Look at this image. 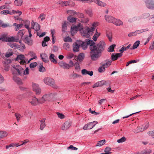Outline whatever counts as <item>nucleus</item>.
Wrapping results in <instances>:
<instances>
[{"label": "nucleus", "mask_w": 154, "mask_h": 154, "mask_svg": "<svg viewBox=\"0 0 154 154\" xmlns=\"http://www.w3.org/2000/svg\"><path fill=\"white\" fill-rule=\"evenodd\" d=\"M45 120L46 119L44 118L39 120L40 122V128L41 130H43L46 126L45 122Z\"/></svg>", "instance_id": "aec40b11"}, {"label": "nucleus", "mask_w": 154, "mask_h": 154, "mask_svg": "<svg viewBox=\"0 0 154 154\" xmlns=\"http://www.w3.org/2000/svg\"><path fill=\"white\" fill-rule=\"evenodd\" d=\"M15 116L16 117L18 122H19L20 118L22 117V116L21 115L18 113H15Z\"/></svg>", "instance_id": "4d7b16f0"}, {"label": "nucleus", "mask_w": 154, "mask_h": 154, "mask_svg": "<svg viewBox=\"0 0 154 154\" xmlns=\"http://www.w3.org/2000/svg\"><path fill=\"white\" fill-rule=\"evenodd\" d=\"M98 25V22H94L92 25V27L90 28L88 26L84 27L83 31L82 32V35L86 38H89L90 35H92L96 27Z\"/></svg>", "instance_id": "f03ea898"}, {"label": "nucleus", "mask_w": 154, "mask_h": 154, "mask_svg": "<svg viewBox=\"0 0 154 154\" xmlns=\"http://www.w3.org/2000/svg\"><path fill=\"white\" fill-rule=\"evenodd\" d=\"M87 45H90V56L93 61L97 60L101 56V53L104 50L105 43L103 41H101L97 45L93 41L88 40L86 41Z\"/></svg>", "instance_id": "f257e3e1"}, {"label": "nucleus", "mask_w": 154, "mask_h": 154, "mask_svg": "<svg viewBox=\"0 0 154 154\" xmlns=\"http://www.w3.org/2000/svg\"><path fill=\"white\" fill-rule=\"evenodd\" d=\"M70 48L69 44L67 43H65L63 45V48L66 50H67Z\"/></svg>", "instance_id": "052dcab7"}, {"label": "nucleus", "mask_w": 154, "mask_h": 154, "mask_svg": "<svg viewBox=\"0 0 154 154\" xmlns=\"http://www.w3.org/2000/svg\"><path fill=\"white\" fill-rule=\"evenodd\" d=\"M81 43H82L81 41L79 40L77 41L76 42L73 43L72 48L73 51L74 52H77L79 51Z\"/></svg>", "instance_id": "f8f14e48"}, {"label": "nucleus", "mask_w": 154, "mask_h": 154, "mask_svg": "<svg viewBox=\"0 0 154 154\" xmlns=\"http://www.w3.org/2000/svg\"><path fill=\"white\" fill-rule=\"evenodd\" d=\"M45 70V69L41 65L40 66L39 68V71L40 72H43Z\"/></svg>", "instance_id": "774afa93"}, {"label": "nucleus", "mask_w": 154, "mask_h": 154, "mask_svg": "<svg viewBox=\"0 0 154 154\" xmlns=\"http://www.w3.org/2000/svg\"><path fill=\"white\" fill-rule=\"evenodd\" d=\"M73 3V2L70 1L63 2L60 3L61 5L62 6H67L69 5L70 3Z\"/></svg>", "instance_id": "e433bc0d"}, {"label": "nucleus", "mask_w": 154, "mask_h": 154, "mask_svg": "<svg viewBox=\"0 0 154 154\" xmlns=\"http://www.w3.org/2000/svg\"><path fill=\"white\" fill-rule=\"evenodd\" d=\"M64 41L65 42H72V39L69 37H67L64 38Z\"/></svg>", "instance_id": "338daca9"}, {"label": "nucleus", "mask_w": 154, "mask_h": 154, "mask_svg": "<svg viewBox=\"0 0 154 154\" xmlns=\"http://www.w3.org/2000/svg\"><path fill=\"white\" fill-rule=\"evenodd\" d=\"M16 49H17L21 51H23L26 47L24 44H22L20 45H17V47Z\"/></svg>", "instance_id": "c9c22d12"}, {"label": "nucleus", "mask_w": 154, "mask_h": 154, "mask_svg": "<svg viewBox=\"0 0 154 154\" xmlns=\"http://www.w3.org/2000/svg\"><path fill=\"white\" fill-rule=\"evenodd\" d=\"M57 94V93L55 92L44 94L40 98V103H44L45 102H51L53 101L56 99Z\"/></svg>", "instance_id": "7ed1b4c3"}, {"label": "nucleus", "mask_w": 154, "mask_h": 154, "mask_svg": "<svg viewBox=\"0 0 154 154\" xmlns=\"http://www.w3.org/2000/svg\"><path fill=\"white\" fill-rule=\"evenodd\" d=\"M81 76L80 75L74 73L70 75V77L71 78L73 79H75L77 78H79Z\"/></svg>", "instance_id": "4c0bfd02"}, {"label": "nucleus", "mask_w": 154, "mask_h": 154, "mask_svg": "<svg viewBox=\"0 0 154 154\" xmlns=\"http://www.w3.org/2000/svg\"><path fill=\"white\" fill-rule=\"evenodd\" d=\"M93 2L97 5L101 7H104L106 6V4L100 0H90L89 2Z\"/></svg>", "instance_id": "2eb2a0df"}, {"label": "nucleus", "mask_w": 154, "mask_h": 154, "mask_svg": "<svg viewBox=\"0 0 154 154\" xmlns=\"http://www.w3.org/2000/svg\"><path fill=\"white\" fill-rule=\"evenodd\" d=\"M13 68L16 70L19 75L22 76L24 75H28L29 74V69L28 68H26L25 71L20 65H15L12 66Z\"/></svg>", "instance_id": "20e7f679"}, {"label": "nucleus", "mask_w": 154, "mask_h": 154, "mask_svg": "<svg viewBox=\"0 0 154 154\" xmlns=\"http://www.w3.org/2000/svg\"><path fill=\"white\" fill-rule=\"evenodd\" d=\"M25 32V31L24 29H22L20 30L17 33V38L16 39H18L20 38L22 39V38Z\"/></svg>", "instance_id": "b1692460"}, {"label": "nucleus", "mask_w": 154, "mask_h": 154, "mask_svg": "<svg viewBox=\"0 0 154 154\" xmlns=\"http://www.w3.org/2000/svg\"><path fill=\"white\" fill-rule=\"evenodd\" d=\"M85 58V54L83 53H80L78 56L77 60L78 61L82 62Z\"/></svg>", "instance_id": "a878e982"}, {"label": "nucleus", "mask_w": 154, "mask_h": 154, "mask_svg": "<svg viewBox=\"0 0 154 154\" xmlns=\"http://www.w3.org/2000/svg\"><path fill=\"white\" fill-rule=\"evenodd\" d=\"M30 24V22L29 20L26 21L25 24H24L25 27L28 30L31 29L29 27Z\"/></svg>", "instance_id": "49530a36"}, {"label": "nucleus", "mask_w": 154, "mask_h": 154, "mask_svg": "<svg viewBox=\"0 0 154 154\" xmlns=\"http://www.w3.org/2000/svg\"><path fill=\"white\" fill-rule=\"evenodd\" d=\"M111 150V149L109 147H106L104 149V151L106 154H110L112 153L111 152H109Z\"/></svg>", "instance_id": "603ef678"}, {"label": "nucleus", "mask_w": 154, "mask_h": 154, "mask_svg": "<svg viewBox=\"0 0 154 154\" xmlns=\"http://www.w3.org/2000/svg\"><path fill=\"white\" fill-rule=\"evenodd\" d=\"M116 45L115 44H113L110 45L108 48L107 51L109 52H113L114 51V48L116 47Z\"/></svg>", "instance_id": "f704fd0d"}, {"label": "nucleus", "mask_w": 154, "mask_h": 154, "mask_svg": "<svg viewBox=\"0 0 154 154\" xmlns=\"http://www.w3.org/2000/svg\"><path fill=\"white\" fill-rule=\"evenodd\" d=\"M99 85L100 87L103 86L104 85H106V82L104 80H102L99 82H98Z\"/></svg>", "instance_id": "0e129e2a"}, {"label": "nucleus", "mask_w": 154, "mask_h": 154, "mask_svg": "<svg viewBox=\"0 0 154 154\" xmlns=\"http://www.w3.org/2000/svg\"><path fill=\"white\" fill-rule=\"evenodd\" d=\"M15 60L16 61H18L22 65L25 64L26 63L25 57L23 54L18 55Z\"/></svg>", "instance_id": "9b49d317"}, {"label": "nucleus", "mask_w": 154, "mask_h": 154, "mask_svg": "<svg viewBox=\"0 0 154 154\" xmlns=\"http://www.w3.org/2000/svg\"><path fill=\"white\" fill-rule=\"evenodd\" d=\"M13 79L15 82L19 85H21L22 84L21 80L19 78L14 76L13 78Z\"/></svg>", "instance_id": "c756f323"}, {"label": "nucleus", "mask_w": 154, "mask_h": 154, "mask_svg": "<svg viewBox=\"0 0 154 154\" xmlns=\"http://www.w3.org/2000/svg\"><path fill=\"white\" fill-rule=\"evenodd\" d=\"M23 26V24L22 23L17 25L15 28V30L16 31L18 30L22 27Z\"/></svg>", "instance_id": "13d9d810"}, {"label": "nucleus", "mask_w": 154, "mask_h": 154, "mask_svg": "<svg viewBox=\"0 0 154 154\" xmlns=\"http://www.w3.org/2000/svg\"><path fill=\"white\" fill-rule=\"evenodd\" d=\"M149 122H146L142 125V126L143 128H144V130L147 129L149 126Z\"/></svg>", "instance_id": "e2e57ef3"}, {"label": "nucleus", "mask_w": 154, "mask_h": 154, "mask_svg": "<svg viewBox=\"0 0 154 154\" xmlns=\"http://www.w3.org/2000/svg\"><path fill=\"white\" fill-rule=\"evenodd\" d=\"M144 130V128H143L142 126H138L136 130L134 131L135 132L138 133Z\"/></svg>", "instance_id": "79ce46f5"}, {"label": "nucleus", "mask_w": 154, "mask_h": 154, "mask_svg": "<svg viewBox=\"0 0 154 154\" xmlns=\"http://www.w3.org/2000/svg\"><path fill=\"white\" fill-rule=\"evenodd\" d=\"M81 72L82 75H88L90 76H92L93 74V72L92 71H89L85 69H82L81 71Z\"/></svg>", "instance_id": "5701e85b"}, {"label": "nucleus", "mask_w": 154, "mask_h": 154, "mask_svg": "<svg viewBox=\"0 0 154 154\" xmlns=\"http://www.w3.org/2000/svg\"><path fill=\"white\" fill-rule=\"evenodd\" d=\"M67 13L70 15V16H74V15H76V12L73 10H68L67 11Z\"/></svg>", "instance_id": "a19ab883"}, {"label": "nucleus", "mask_w": 154, "mask_h": 154, "mask_svg": "<svg viewBox=\"0 0 154 154\" xmlns=\"http://www.w3.org/2000/svg\"><path fill=\"white\" fill-rule=\"evenodd\" d=\"M105 142V140H101L99 141H98L96 146H101L104 144Z\"/></svg>", "instance_id": "3c124183"}, {"label": "nucleus", "mask_w": 154, "mask_h": 154, "mask_svg": "<svg viewBox=\"0 0 154 154\" xmlns=\"http://www.w3.org/2000/svg\"><path fill=\"white\" fill-rule=\"evenodd\" d=\"M75 66V69L77 70L78 71H79L80 70V66L79 64L76 63H75V64L74 65Z\"/></svg>", "instance_id": "bf43d9fd"}, {"label": "nucleus", "mask_w": 154, "mask_h": 154, "mask_svg": "<svg viewBox=\"0 0 154 154\" xmlns=\"http://www.w3.org/2000/svg\"><path fill=\"white\" fill-rule=\"evenodd\" d=\"M67 20L69 22L73 23L76 22L77 18H76L72 17L71 16H69L68 17Z\"/></svg>", "instance_id": "473e14b6"}, {"label": "nucleus", "mask_w": 154, "mask_h": 154, "mask_svg": "<svg viewBox=\"0 0 154 154\" xmlns=\"http://www.w3.org/2000/svg\"><path fill=\"white\" fill-rule=\"evenodd\" d=\"M81 42H82V43H81V44H80V46H82L83 49H86L87 48L88 46L87 43L84 42H83L82 41Z\"/></svg>", "instance_id": "a18cd8bd"}, {"label": "nucleus", "mask_w": 154, "mask_h": 154, "mask_svg": "<svg viewBox=\"0 0 154 154\" xmlns=\"http://www.w3.org/2000/svg\"><path fill=\"white\" fill-rule=\"evenodd\" d=\"M6 42H18V39L15 38L14 36H8L7 35H3L0 36V40Z\"/></svg>", "instance_id": "0eeeda50"}, {"label": "nucleus", "mask_w": 154, "mask_h": 154, "mask_svg": "<svg viewBox=\"0 0 154 154\" xmlns=\"http://www.w3.org/2000/svg\"><path fill=\"white\" fill-rule=\"evenodd\" d=\"M71 125L72 122H71L66 121L62 125L61 129L63 130H66L71 127Z\"/></svg>", "instance_id": "4468645a"}, {"label": "nucleus", "mask_w": 154, "mask_h": 154, "mask_svg": "<svg viewBox=\"0 0 154 154\" xmlns=\"http://www.w3.org/2000/svg\"><path fill=\"white\" fill-rule=\"evenodd\" d=\"M105 19L106 22L113 23L114 21L115 18L110 16L106 15L105 16Z\"/></svg>", "instance_id": "393cba45"}, {"label": "nucleus", "mask_w": 154, "mask_h": 154, "mask_svg": "<svg viewBox=\"0 0 154 154\" xmlns=\"http://www.w3.org/2000/svg\"><path fill=\"white\" fill-rule=\"evenodd\" d=\"M97 123L98 122L97 121L89 122L84 125L83 127V129L84 130L91 129L94 127Z\"/></svg>", "instance_id": "9d476101"}, {"label": "nucleus", "mask_w": 154, "mask_h": 154, "mask_svg": "<svg viewBox=\"0 0 154 154\" xmlns=\"http://www.w3.org/2000/svg\"><path fill=\"white\" fill-rule=\"evenodd\" d=\"M147 8L149 9L154 10V2L153 0H143Z\"/></svg>", "instance_id": "ddd939ff"}, {"label": "nucleus", "mask_w": 154, "mask_h": 154, "mask_svg": "<svg viewBox=\"0 0 154 154\" xmlns=\"http://www.w3.org/2000/svg\"><path fill=\"white\" fill-rule=\"evenodd\" d=\"M149 30L148 28H146L144 29H141L140 30H136L137 32V34H139L140 33H142L143 32H145L146 31H148Z\"/></svg>", "instance_id": "09e8293b"}, {"label": "nucleus", "mask_w": 154, "mask_h": 154, "mask_svg": "<svg viewBox=\"0 0 154 154\" xmlns=\"http://www.w3.org/2000/svg\"><path fill=\"white\" fill-rule=\"evenodd\" d=\"M56 114H57L58 117L60 119H63L65 117V116L63 113L57 112Z\"/></svg>", "instance_id": "864d4df0"}, {"label": "nucleus", "mask_w": 154, "mask_h": 154, "mask_svg": "<svg viewBox=\"0 0 154 154\" xmlns=\"http://www.w3.org/2000/svg\"><path fill=\"white\" fill-rule=\"evenodd\" d=\"M89 21L88 18L87 17H83L81 19L80 21L83 23H88Z\"/></svg>", "instance_id": "37998d69"}, {"label": "nucleus", "mask_w": 154, "mask_h": 154, "mask_svg": "<svg viewBox=\"0 0 154 154\" xmlns=\"http://www.w3.org/2000/svg\"><path fill=\"white\" fill-rule=\"evenodd\" d=\"M11 12L12 13V14H18L19 16L22 13L21 11H14V10H13Z\"/></svg>", "instance_id": "69168bd1"}, {"label": "nucleus", "mask_w": 154, "mask_h": 154, "mask_svg": "<svg viewBox=\"0 0 154 154\" xmlns=\"http://www.w3.org/2000/svg\"><path fill=\"white\" fill-rule=\"evenodd\" d=\"M24 41L25 42L29 45H32L33 41L31 38L28 37V35H26Z\"/></svg>", "instance_id": "6ab92c4d"}, {"label": "nucleus", "mask_w": 154, "mask_h": 154, "mask_svg": "<svg viewBox=\"0 0 154 154\" xmlns=\"http://www.w3.org/2000/svg\"><path fill=\"white\" fill-rule=\"evenodd\" d=\"M113 23L116 26H120L123 24V22L120 20L115 18Z\"/></svg>", "instance_id": "cd10ccee"}, {"label": "nucleus", "mask_w": 154, "mask_h": 154, "mask_svg": "<svg viewBox=\"0 0 154 154\" xmlns=\"http://www.w3.org/2000/svg\"><path fill=\"white\" fill-rule=\"evenodd\" d=\"M126 140V139L125 137H123L121 139L118 140L117 141V142L119 143H122L125 141Z\"/></svg>", "instance_id": "5fc2aeb1"}, {"label": "nucleus", "mask_w": 154, "mask_h": 154, "mask_svg": "<svg viewBox=\"0 0 154 154\" xmlns=\"http://www.w3.org/2000/svg\"><path fill=\"white\" fill-rule=\"evenodd\" d=\"M84 28L82 24L79 23L77 25L72 26L71 27V33L72 35L76 33L78 30L80 31L81 33L83 31Z\"/></svg>", "instance_id": "423d86ee"}, {"label": "nucleus", "mask_w": 154, "mask_h": 154, "mask_svg": "<svg viewBox=\"0 0 154 154\" xmlns=\"http://www.w3.org/2000/svg\"><path fill=\"white\" fill-rule=\"evenodd\" d=\"M40 56L42 61L45 62H48V58L47 55L45 53H42L40 54Z\"/></svg>", "instance_id": "4be33fe9"}, {"label": "nucleus", "mask_w": 154, "mask_h": 154, "mask_svg": "<svg viewBox=\"0 0 154 154\" xmlns=\"http://www.w3.org/2000/svg\"><path fill=\"white\" fill-rule=\"evenodd\" d=\"M140 41L139 40L136 41L133 44V48H131V49L136 48L140 44Z\"/></svg>", "instance_id": "ea45409f"}, {"label": "nucleus", "mask_w": 154, "mask_h": 154, "mask_svg": "<svg viewBox=\"0 0 154 154\" xmlns=\"http://www.w3.org/2000/svg\"><path fill=\"white\" fill-rule=\"evenodd\" d=\"M112 61L111 60H106L104 61V62L102 63V66H104L106 68L109 67L111 65Z\"/></svg>", "instance_id": "412c9836"}, {"label": "nucleus", "mask_w": 154, "mask_h": 154, "mask_svg": "<svg viewBox=\"0 0 154 154\" xmlns=\"http://www.w3.org/2000/svg\"><path fill=\"white\" fill-rule=\"evenodd\" d=\"M1 14H4L7 15L9 14L10 15H12V13L10 12L8 10H3L2 11H1L0 12Z\"/></svg>", "instance_id": "72a5a7b5"}, {"label": "nucleus", "mask_w": 154, "mask_h": 154, "mask_svg": "<svg viewBox=\"0 0 154 154\" xmlns=\"http://www.w3.org/2000/svg\"><path fill=\"white\" fill-rule=\"evenodd\" d=\"M29 54L32 57H33V58H37L36 54L32 51H30L29 52Z\"/></svg>", "instance_id": "6e6d98bb"}, {"label": "nucleus", "mask_w": 154, "mask_h": 154, "mask_svg": "<svg viewBox=\"0 0 154 154\" xmlns=\"http://www.w3.org/2000/svg\"><path fill=\"white\" fill-rule=\"evenodd\" d=\"M32 28L36 31H38L40 29V26L38 23L35 22L33 20L31 22Z\"/></svg>", "instance_id": "f3484780"}, {"label": "nucleus", "mask_w": 154, "mask_h": 154, "mask_svg": "<svg viewBox=\"0 0 154 154\" xmlns=\"http://www.w3.org/2000/svg\"><path fill=\"white\" fill-rule=\"evenodd\" d=\"M55 55L54 54H50L49 58L50 60L52 63H57V61L55 59Z\"/></svg>", "instance_id": "bb28decb"}, {"label": "nucleus", "mask_w": 154, "mask_h": 154, "mask_svg": "<svg viewBox=\"0 0 154 154\" xmlns=\"http://www.w3.org/2000/svg\"><path fill=\"white\" fill-rule=\"evenodd\" d=\"M32 89L35 94L36 95H39L41 93V89L38 84L34 83L32 84Z\"/></svg>", "instance_id": "1a4fd4ad"}, {"label": "nucleus", "mask_w": 154, "mask_h": 154, "mask_svg": "<svg viewBox=\"0 0 154 154\" xmlns=\"http://www.w3.org/2000/svg\"><path fill=\"white\" fill-rule=\"evenodd\" d=\"M100 33L98 32L97 30L96 29V32L92 38L94 41H96L97 40V38L100 36Z\"/></svg>", "instance_id": "c85d7f7f"}, {"label": "nucleus", "mask_w": 154, "mask_h": 154, "mask_svg": "<svg viewBox=\"0 0 154 154\" xmlns=\"http://www.w3.org/2000/svg\"><path fill=\"white\" fill-rule=\"evenodd\" d=\"M105 68L104 66H102L98 68V70L99 72L102 73L105 71Z\"/></svg>", "instance_id": "8fccbe9b"}, {"label": "nucleus", "mask_w": 154, "mask_h": 154, "mask_svg": "<svg viewBox=\"0 0 154 154\" xmlns=\"http://www.w3.org/2000/svg\"><path fill=\"white\" fill-rule=\"evenodd\" d=\"M67 23L66 21L63 24L62 26V31L65 32L67 29Z\"/></svg>", "instance_id": "de8ad7c7"}, {"label": "nucleus", "mask_w": 154, "mask_h": 154, "mask_svg": "<svg viewBox=\"0 0 154 154\" xmlns=\"http://www.w3.org/2000/svg\"><path fill=\"white\" fill-rule=\"evenodd\" d=\"M23 3L22 0H16L14 2V4L17 6H21Z\"/></svg>", "instance_id": "58836bf2"}, {"label": "nucleus", "mask_w": 154, "mask_h": 154, "mask_svg": "<svg viewBox=\"0 0 154 154\" xmlns=\"http://www.w3.org/2000/svg\"><path fill=\"white\" fill-rule=\"evenodd\" d=\"M122 54L121 53H113L111 55V60L112 61H115L117 59L122 56Z\"/></svg>", "instance_id": "dca6fc26"}, {"label": "nucleus", "mask_w": 154, "mask_h": 154, "mask_svg": "<svg viewBox=\"0 0 154 154\" xmlns=\"http://www.w3.org/2000/svg\"><path fill=\"white\" fill-rule=\"evenodd\" d=\"M150 14L148 13H145L143 14L140 16V18L139 19H146L149 17Z\"/></svg>", "instance_id": "2f4dec72"}, {"label": "nucleus", "mask_w": 154, "mask_h": 154, "mask_svg": "<svg viewBox=\"0 0 154 154\" xmlns=\"http://www.w3.org/2000/svg\"><path fill=\"white\" fill-rule=\"evenodd\" d=\"M44 83L52 88L57 89L58 87L56 85L54 80L52 78L50 77H47L45 78L44 79Z\"/></svg>", "instance_id": "39448f33"}, {"label": "nucleus", "mask_w": 154, "mask_h": 154, "mask_svg": "<svg viewBox=\"0 0 154 154\" xmlns=\"http://www.w3.org/2000/svg\"><path fill=\"white\" fill-rule=\"evenodd\" d=\"M8 44L13 48L16 49L17 48V44L16 43H13L10 42L8 43Z\"/></svg>", "instance_id": "c03bdc74"}, {"label": "nucleus", "mask_w": 154, "mask_h": 154, "mask_svg": "<svg viewBox=\"0 0 154 154\" xmlns=\"http://www.w3.org/2000/svg\"><path fill=\"white\" fill-rule=\"evenodd\" d=\"M37 65V63L36 62H34L30 63L29 67L31 68H33L36 67Z\"/></svg>", "instance_id": "680f3d73"}, {"label": "nucleus", "mask_w": 154, "mask_h": 154, "mask_svg": "<svg viewBox=\"0 0 154 154\" xmlns=\"http://www.w3.org/2000/svg\"><path fill=\"white\" fill-rule=\"evenodd\" d=\"M131 44L129 45L127 47L123 46L119 50V51L121 52V53L122 54L125 51H126L128 49H129L130 47L131 46Z\"/></svg>", "instance_id": "7c9ffc66"}, {"label": "nucleus", "mask_w": 154, "mask_h": 154, "mask_svg": "<svg viewBox=\"0 0 154 154\" xmlns=\"http://www.w3.org/2000/svg\"><path fill=\"white\" fill-rule=\"evenodd\" d=\"M59 66L65 69H69L70 68L69 64L62 61L58 63Z\"/></svg>", "instance_id": "a211bd4d"}, {"label": "nucleus", "mask_w": 154, "mask_h": 154, "mask_svg": "<svg viewBox=\"0 0 154 154\" xmlns=\"http://www.w3.org/2000/svg\"><path fill=\"white\" fill-rule=\"evenodd\" d=\"M28 101L34 106L37 105L40 103V98L38 99L35 96L29 97L28 99Z\"/></svg>", "instance_id": "6e6552de"}]
</instances>
